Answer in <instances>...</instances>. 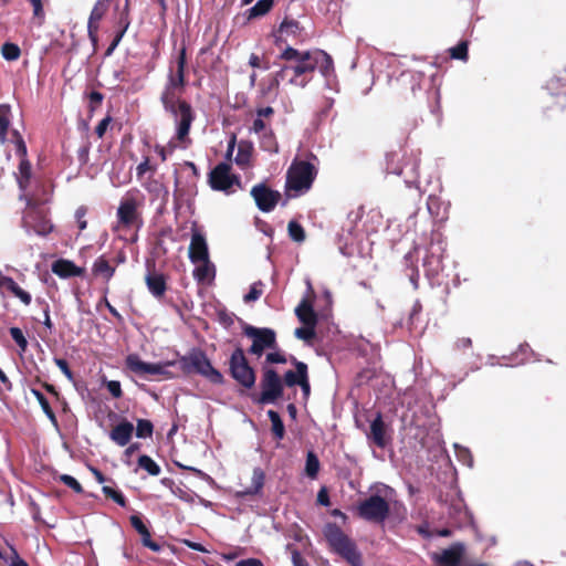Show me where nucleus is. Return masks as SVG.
<instances>
[{"instance_id":"obj_9","label":"nucleus","mask_w":566,"mask_h":566,"mask_svg":"<svg viewBox=\"0 0 566 566\" xmlns=\"http://www.w3.org/2000/svg\"><path fill=\"white\" fill-rule=\"evenodd\" d=\"M231 165L229 163L218 164L209 174V185L216 191L231 195L235 192L237 188H241V179L239 176L232 174Z\"/></svg>"},{"instance_id":"obj_58","label":"nucleus","mask_w":566,"mask_h":566,"mask_svg":"<svg viewBox=\"0 0 566 566\" xmlns=\"http://www.w3.org/2000/svg\"><path fill=\"white\" fill-rule=\"evenodd\" d=\"M106 388L107 390L109 391V394L114 397V398H119L122 397V387H120V382L117 381V380H108L106 382Z\"/></svg>"},{"instance_id":"obj_30","label":"nucleus","mask_w":566,"mask_h":566,"mask_svg":"<svg viewBox=\"0 0 566 566\" xmlns=\"http://www.w3.org/2000/svg\"><path fill=\"white\" fill-rule=\"evenodd\" d=\"M161 483L164 485H166L167 488H169L171 493L176 497L180 499L184 502L192 504V503H195L196 499H199L201 503H203L205 505H208V502H206L205 500L200 499L196 493L190 492L188 490H185L181 486L175 485L174 481H171L170 479H163Z\"/></svg>"},{"instance_id":"obj_43","label":"nucleus","mask_w":566,"mask_h":566,"mask_svg":"<svg viewBox=\"0 0 566 566\" xmlns=\"http://www.w3.org/2000/svg\"><path fill=\"white\" fill-rule=\"evenodd\" d=\"M1 54L7 61H17L21 55V50L17 44L6 42L1 48Z\"/></svg>"},{"instance_id":"obj_36","label":"nucleus","mask_w":566,"mask_h":566,"mask_svg":"<svg viewBox=\"0 0 566 566\" xmlns=\"http://www.w3.org/2000/svg\"><path fill=\"white\" fill-rule=\"evenodd\" d=\"M319 468L321 464L317 455L313 451H308L305 461V474L312 480L316 479Z\"/></svg>"},{"instance_id":"obj_59","label":"nucleus","mask_w":566,"mask_h":566,"mask_svg":"<svg viewBox=\"0 0 566 566\" xmlns=\"http://www.w3.org/2000/svg\"><path fill=\"white\" fill-rule=\"evenodd\" d=\"M55 365L60 368V370L67 377V379H73V373L69 367V364L63 358H54Z\"/></svg>"},{"instance_id":"obj_47","label":"nucleus","mask_w":566,"mask_h":566,"mask_svg":"<svg viewBox=\"0 0 566 566\" xmlns=\"http://www.w3.org/2000/svg\"><path fill=\"white\" fill-rule=\"evenodd\" d=\"M263 294V283L261 281L254 282L249 292L244 295L243 300L245 303H251L260 298Z\"/></svg>"},{"instance_id":"obj_32","label":"nucleus","mask_w":566,"mask_h":566,"mask_svg":"<svg viewBox=\"0 0 566 566\" xmlns=\"http://www.w3.org/2000/svg\"><path fill=\"white\" fill-rule=\"evenodd\" d=\"M92 271L94 275L101 276L108 281L114 275L115 269L104 256H98L93 263Z\"/></svg>"},{"instance_id":"obj_49","label":"nucleus","mask_w":566,"mask_h":566,"mask_svg":"<svg viewBox=\"0 0 566 566\" xmlns=\"http://www.w3.org/2000/svg\"><path fill=\"white\" fill-rule=\"evenodd\" d=\"M294 335L296 338L304 342H311L315 337V325H304L295 329Z\"/></svg>"},{"instance_id":"obj_51","label":"nucleus","mask_w":566,"mask_h":566,"mask_svg":"<svg viewBox=\"0 0 566 566\" xmlns=\"http://www.w3.org/2000/svg\"><path fill=\"white\" fill-rule=\"evenodd\" d=\"M103 492L106 496L111 497L118 505H120V506L126 505V500L119 491H116L109 486H103Z\"/></svg>"},{"instance_id":"obj_41","label":"nucleus","mask_w":566,"mask_h":566,"mask_svg":"<svg viewBox=\"0 0 566 566\" xmlns=\"http://www.w3.org/2000/svg\"><path fill=\"white\" fill-rule=\"evenodd\" d=\"M138 467L154 476L159 475L161 471L160 467L146 454H143L138 458Z\"/></svg>"},{"instance_id":"obj_25","label":"nucleus","mask_w":566,"mask_h":566,"mask_svg":"<svg viewBox=\"0 0 566 566\" xmlns=\"http://www.w3.org/2000/svg\"><path fill=\"white\" fill-rule=\"evenodd\" d=\"M132 526L142 536V543L144 546L148 547L153 552H159L161 549L160 545L151 539L150 532L144 524V522L137 515L130 516Z\"/></svg>"},{"instance_id":"obj_40","label":"nucleus","mask_w":566,"mask_h":566,"mask_svg":"<svg viewBox=\"0 0 566 566\" xmlns=\"http://www.w3.org/2000/svg\"><path fill=\"white\" fill-rule=\"evenodd\" d=\"M268 417L272 423V431H273L274 436L279 440H281L284 437L285 429H284V424H283V421H282L280 415L274 410H269Z\"/></svg>"},{"instance_id":"obj_28","label":"nucleus","mask_w":566,"mask_h":566,"mask_svg":"<svg viewBox=\"0 0 566 566\" xmlns=\"http://www.w3.org/2000/svg\"><path fill=\"white\" fill-rule=\"evenodd\" d=\"M264 481H265L264 471L261 468H254L253 472H252L251 484L243 491L239 492L238 495L248 496V495L260 494L264 486Z\"/></svg>"},{"instance_id":"obj_8","label":"nucleus","mask_w":566,"mask_h":566,"mask_svg":"<svg viewBox=\"0 0 566 566\" xmlns=\"http://www.w3.org/2000/svg\"><path fill=\"white\" fill-rule=\"evenodd\" d=\"M179 363L187 373L195 371L216 385L223 382L222 374L211 365L206 353L199 348H192L179 359Z\"/></svg>"},{"instance_id":"obj_5","label":"nucleus","mask_w":566,"mask_h":566,"mask_svg":"<svg viewBox=\"0 0 566 566\" xmlns=\"http://www.w3.org/2000/svg\"><path fill=\"white\" fill-rule=\"evenodd\" d=\"M317 175L316 167L305 160H294L286 172V190L292 197L306 193Z\"/></svg>"},{"instance_id":"obj_14","label":"nucleus","mask_w":566,"mask_h":566,"mask_svg":"<svg viewBox=\"0 0 566 566\" xmlns=\"http://www.w3.org/2000/svg\"><path fill=\"white\" fill-rule=\"evenodd\" d=\"M250 193L254 199L258 209L262 212L272 211L281 198L279 191L270 189L265 184H258L253 186Z\"/></svg>"},{"instance_id":"obj_10","label":"nucleus","mask_w":566,"mask_h":566,"mask_svg":"<svg viewBox=\"0 0 566 566\" xmlns=\"http://www.w3.org/2000/svg\"><path fill=\"white\" fill-rule=\"evenodd\" d=\"M230 371L232 377L243 387L251 388L254 386L255 375L249 366L242 348H237L231 354Z\"/></svg>"},{"instance_id":"obj_56","label":"nucleus","mask_w":566,"mask_h":566,"mask_svg":"<svg viewBox=\"0 0 566 566\" xmlns=\"http://www.w3.org/2000/svg\"><path fill=\"white\" fill-rule=\"evenodd\" d=\"M284 381L286 386L293 387L295 385H300L301 376H298V369L296 368L295 371L289 370L284 375Z\"/></svg>"},{"instance_id":"obj_64","label":"nucleus","mask_w":566,"mask_h":566,"mask_svg":"<svg viewBox=\"0 0 566 566\" xmlns=\"http://www.w3.org/2000/svg\"><path fill=\"white\" fill-rule=\"evenodd\" d=\"M11 552H12V560L10 563V566H29L17 553V551L11 547Z\"/></svg>"},{"instance_id":"obj_20","label":"nucleus","mask_w":566,"mask_h":566,"mask_svg":"<svg viewBox=\"0 0 566 566\" xmlns=\"http://www.w3.org/2000/svg\"><path fill=\"white\" fill-rule=\"evenodd\" d=\"M313 69L319 70L321 74L326 80V85L332 87L333 81L335 80L334 63L329 54L319 49L313 50Z\"/></svg>"},{"instance_id":"obj_54","label":"nucleus","mask_w":566,"mask_h":566,"mask_svg":"<svg viewBox=\"0 0 566 566\" xmlns=\"http://www.w3.org/2000/svg\"><path fill=\"white\" fill-rule=\"evenodd\" d=\"M298 30V23L296 21L284 20L280 25V32L286 35L295 34Z\"/></svg>"},{"instance_id":"obj_55","label":"nucleus","mask_w":566,"mask_h":566,"mask_svg":"<svg viewBox=\"0 0 566 566\" xmlns=\"http://www.w3.org/2000/svg\"><path fill=\"white\" fill-rule=\"evenodd\" d=\"M86 212H87V209L84 206H81L75 210L74 217L77 221V226L81 231H83L87 227V222L85 220Z\"/></svg>"},{"instance_id":"obj_33","label":"nucleus","mask_w":566,"mask_h":566,"mask_svg":"<svg viewBox=\"0 0 566 566\" xmlns=\"http://www.w3.org/2000/svg\"><path fill=\"white\" fill-rule=\"evenodd\" d=\"M53 272L61 277L74 276L80 273L78 268L71 261L60 260L53 264Z\"/></svg>"},{"instance_id":"obj_35","label":"nucleus","mask_w":566,"mask_h":566,"mask_svg":"<svg viewBox=\"0 0 566 566\" xmlns=\"http://www.w3.org/2000/svg\"><path fill=\"white\" fill-rule=\"evenodd\" d=\"M259 139L260 146L264 151H269L272 154L279 153V145L272 129L261 134L259 136Z\"/></svg>"},{"instance_id":"obj_2","label":"nucleus","mask_w":566,"mask_h":566,"mask_svg":"<svg viewBox=\"0 0 566 566\" xmlns=\"http://www.w3.org/2000/svg\"><path fill=\"white\" fill-rule=\"evenodd\" d=\"M185 65L186 53L182 50L177 61V72L169 75L168 83L161 95L165 109L169 111L175 118L176 137L179 142H185L195 119L191 106L185 101H179L177 95L185 86Z\"/></svg>"},{"instance_id":"obj_15","label":"nucleus","mask_w":566,"mask_h":566,"mask_svg":"<svg viewBox=\"0 0 566 566\" xmlns=\"http://www.w3.org/2000/svg\"><path fill=\"white\" fill-rule=\"evenodd\" d=\"M530 354L532 356H535V353L531 350L528 344H521L517 352L510 355V356H503L501 358L496 357L495 355H489L486 358V365L491 367L495 366H505V367H514L522 364H525L528 361V357L526 354Z\"/></svg>"},{"instance_id":"obj_37","label":"nucleus","mask_w":566,"mask_h":566,"mask_svg":"<svg viewBox=\"0 0 566 566\" xmlns=\"http://www.w3.org/2000/svg\"><path fill=\"white\" fill-rule=\"evenodd\" d=\"M442 206H444V203L441 201L439 197L432 195L428 197L427 209L432 217L440 219L446 218V212H441ZM444 211H447V207H444Z\"/></svg>"},{"instance_id":"obj_61","label":"nucleus","mask_w":566,"mask_h":566,"mask_svg":"<svg viewBox=\"0 0 566 566\" xmlns=\"http://www.w3.org/2000/svg\"><path fill=\"white\" fill-rule=\"evenodd\" d=\"M266 361H269L271 364H284V363H286V359L282 354L275 352V353H269L266 355Z\"/></svg>"},{"instance_id":"obj_34","label":"nucleus","mask_w":566,"mask_h":566,"mask_svg":"<svg viewBox=\"0 0 566 566\" xmlns=\"http://www.w3.org/2000/svg\"><path fill=\"white\" fill-rule=\"evenodd\" d=\"M3 286H6L15 297H18L23 304L29 305L31 303V295L11 277L3 279Z\"/></svg>"},{"instance_id":"obj_7","label":"nucleus","mask_w":566,"mask_h":566,"mask_svg":"<svg viewBox=\"0 0 566 566\" xmlns=\"http://www.w3.org/2000/svg\"><path fill=\"white\" fill-rule=\"evenodd\" d=\"M323 534L331 548L353 566L361 565V555L355 542L349 538L336 523H327Z\"/></svg>"},{"instance_id":"obj_11","label":"nucleus","mask_w":566,"mask_h":566,"mask_svg":"<svg viewBox=\"0 0 566 566\" xmlns=\"http://www.w3.org/2000/svg\"><path fill=\"white\" fill-rule=\"evenodd\" d=\"M244 335L252 339L249 353L261 356L266 348H274L276 344L275 333L271 328H259L247 325L243 329Z\"/></svg>"},{"instance_id":"obj_18","label":"nucleus","mask_w":566,"mask_h":566,"mask_svg":"<svg viewBox=\"0 0 566 566\" xmlns=\"http://www.w3.org/2000/svg\"><path fill=\"white\" fill-rule=\"evenodd\" d=\"M169 365L171 364L146 363L136 354H130L126 358L127 368L137 375H164Z\"/></svg>"},{"instance_id":"obj_52","label":"nucleus","mask_w":566,"mask_h":566,"mask_svg":"<svg viewBox=\"0 0 566 566\" xmlns=\"http://www.w3.org/2000/svg\"><path fill=\"white\" fill-rule=\"evenodd\" d=\"M60 481L63 482L66 486H69L70 489H72L74 492L76 493H82L83 492V488L82 485L80 484V482L73 478L72 475H69V474H62L60 476Z\"/></svg>"},{"instance_id":"obj_45","label":"nucleus","mask_w":566,"mask_h":566,"mask_svg":"<svg viewBox=\"0 0 566 566\" xmlns=\"http://www.w3.org/2000/svg\"><path fill=\"white\" fill-rule=\"evenodd\" d=\"M154 426L149 420L138 419L136 426V437L140 439L149 438L153 434Z\"/></svg>"},{"instance_id":"obj_17","label":"nucleus","mask_w":566,"mask_h":566,"mask_svg":"<svg viewBox=\"0 0 566 566\" xmlns=\"http://www.w3.org/2000/svg\"><path fill=\"white\" fill-rule=\"evenodd\" d=\"M138 200L133 195L125 196L117 208V219L119 224L128 228L138 221Z\"/></svg>"},{"instance_id":"obj_3","label":"nucleus","mask_w":566,"mask_h":566,"mask_svg":"<svg viewBox=\"0 0 566 566\" xmlns=\"http://www.w3.org/2000/svg\"><path fill=\"white\" fill-rule=\"evenodd\" d=\"M446 242L440 233H432L429 247L419 245L405 255L407 266L411 268L409 280L415 289L418 287L419 270L413 266V261L422 254V269L429 280H436L443 269L442 260L446 251Z\"/></svg>"},{"instance_id":"obj_4","label":"nucleus","mask_w":566,"mask_h":566,"mask_svg":"<svg viewBox=\"0 0 566 566\" xmlns=\"http://www.w3.org/2000/svg\"><path fill=\"white\" fill-rule=\"evenodd\" d=\"M280 59L290 63L276 72L275 81H286L293 86L305 87L311 81L310 74L314 72L313 50L301 52L292 46H287L280 54Z\"/></svg>"},{"instance_id":"obj_13","label":"nucleus","mask_w":566,"mask_h":566,"mask_svg":"<svg viewBox=\"0 0 566 566\" xmlns=\"http://www.w3.org/2000/svg\"><path fill=\"white\" fill-rule=\"evenodd\" d=\"M188 258L191 263L210 259L206 235L199 229L196 221L191 223V240L188 248Z\"/></svg>"},{"instance_id":"obj_60","label":"nucleus","mask_w":566,"mask_h":566,"mask_svg":"<svg viewBox=\"0 0 566 566\" xmlns=\"http://www.w3.org/2000/svg\"><path fill=\"white\" fill-rule=\"evenodd\" d=\"M29 1L32 4L34 18H38L41 21H43L44 10H43V6H42V1L41 0H29Z\"/></svg>"},{"instance_id":"obj_39","label":"nucleus","mask_w":566,"mask_h":566,"mask_svg":"<svg viewBox=\"0 0 566 566\" xmlns=\"http://www.w3.org/2000/svg\"><path fill=\"white\" fill-rule=\"evenodd\" d=\"M273 3V0H259L253 7L249 9V19L266 14L272 9Z\"/></svg>"},{"instance_id":"obj_38","label":"nucleus","mask_w":566,"mask_h":566,"mask_svg":"<svg viewBox=\"0 0 566 566\" xmlns=\"http://www.w3.org/2000/svg\"><path fill=\"white\" fill-rule=\"evenodd\" d=\"M32 394L35 396L36 400L39 401L43 412L46 415V417L50 419V421L52 422L53 426L57 427V419L55 417V413L53 412L48 399L45 398V396L36 390V389H33L32 390Z\"/></svg>"},{"instance_id":"obj_62","label":"nucleus","mask_w":566,"mask_h":566,"mask_svg":"<svg viewBox=\"0 0 566 566\" xmlns=\"http://www.w3.org/2000/svg\"><path fill=\"white\" fill-rule=\"evenodd\" d=\"M235 566H263V563L258 558L241 559Z\"/></svg>"},{"instance_id":"obj_23","label":"nucleus","mask_w":566,"mask_h":566,"mask_svg":"<svg viewBox=\"0 0 566 566\" xmlns=\"http://www.w3.org/2000/svg\"><path fill=\"white\" fill-rule=\"evenodd\" d=\"M134 432V426L129 421H122L117 426L113 428V430L109 433V438L112 441H114L119 447H125Z\"/></svg>"},{"instance_id":"obj_21","label":"nucleus","mask_w":566,"mask_h":566,"mask_svg":"<svg viewBox=\"0 0 566 566\" xmlns=\"http://www.w3.org/2000/svg\"><path fill=\"white\" fill-rule=\"evenodd\" d=\"M109 0H97L87 23L88 36L93 43L97 41L98 22L105 14Z\"/></svg>"},{"instance_id":"obj_1","label":"nucleus","mask_w":566,"mask_h":566,"mask_svg":"<svg viewBox=\"0 0 566 566\" xmlns=\"http://www.w3.org/2000/svg\"><path fill=\"white\" fill-rule=\"evenodd\" d=\"M17 154L20 157L18 172L15 174L17 182L20 189V200H24L27 208L22 216V228L28 234L46 235L53 230L50 220L46 219L42 209L36 205L35 199L29 192L31 185V165L27 159V146L20 138L15 142Z\"/></svg>"},{"instance_id":"obj_46","label":"nucleus","mask_w":566,"mask_h":566,"mask_svg":"<svg viewBox=\"0 0 566 566\" xmlns=\"http://www.w3.org/2000/svg\"><path fill=\"white\" fill-rule=\"evenodd\" d=\"M457 459L468 468L473 467V457L468 448L454 444Z\"/></svg>"},{"instance_id":"obj_63","label":"nucleus","mask_w":566,"mask_h":566,"mask_svg":"<svg viewBox=\"0 0 566 566\" xmlns=\"http://www.w3.org/2000/svg\"><path fill=\"white\" fill-rule=\"evenodd\" d=\"M292 562L294 566H308V563L302 557V555L294 551L292 553Z\"/></svg>"},{"instance_id":"obj_19","label":"nucleus","mask_w":566,"mask_h":566,"mask_svg":"<svg viewBox=\"0 0 566 566\" xmlns=\"http://www.w3.org/2000/svg\"><path fill=\"white\" fill-rule=\"evenodd\" d=\"M10 117H11V108L7 104H0V143L4 144L7 142H11L13 147H15V142L20 138L22 142V137L18 130L11 129L10 126ZM14 154L18 157L19 161L21 160L17 154V148H14Z\"/></svg>"},{"instance_id":"obj_16","label":"nucleus","mask_w":566,"mask_h":566,"mask_svg":"<svg viewBox=\"0 0 566 566\" xmlns=\"http://www.w3.org/2000/svg\"><path fill=\"white\" fill-rule=\"evenodd\" d=\"M464 553V545L462 543H453L450 547L441 552H433L430 558L439 566H459Z\"/></svg>"},{"instance_id":"obj_57","label":"nucleus","mask_w":566,"mask_h":566,"mask_svg":"<svg viewBox=\"0 0 566 566\" xmlns=\"http://www.w3.org/2000/svg\"><path fill=\"white\" fill-rule=\"evenodd\" d=\"M156 168L150 166L149 158L145 157L142 163L136 167V175L138 178H142L148 171H155Z\"/></svg>"},{"instance_id":"obj_42","label":"nucleus","mask_w":566,"mask_h":566,"mask_svg":"<svg viewBox=\"0 0 566 566\" xmlns=\"http://www.w3.org/2000/svg\"><path fill=\"white\" fill-rule=\"evenodd\" d=\"M287 231H289V235L290 238L297 242V243H302L304 242L306 235H305V231H304V228L297 222V221H290L289 224H287Z\"/></svg>"},{"instance_id":"obj_48","label":"nucleus","mask_w":566,"mask_h":566,"mask_svg":"<svg viewBox=\"0 0 566 566\" xmlns=\"http://www.w3.org/2000/svg\"><path fill=\"white\" fill-rule=\"evenodd\" d=\"M12 339L18 345L21 353H24L28 348V340L23 332L19 327H11L9 329Z\"/></svg>"},{"instance_id":"obj_24","label":"nucleus","mask_w":566,"mask_h":566,"mask_svg":"<svg viewBox=\"0 0 566 566\" xmlns=\"http://www.w3.org/2000/svg\"><path fill=\"white\" fill-rule=\"evenodd\" d=\"M195 264L193 277L199 283H209L216 276V266L210 259L199 261Z\"/></svg>"},{"instance_id":"obj_31","label":"nucleus","mask_w":566,"mask_h":566,"mask_svg":"<svg viewBox=\"0 0 566 566\" xmlns=\"http://www.w3.org/2000/svg\"><path fill=\"white\" fill-rule=\"evenodd\" d=\"M390 174L402 175L405 177V182L407 187L416 186L418 182V164L417 160H413L412 164H406L401 169L396 170L387 167Z\"/></svg>"},{"instance_id":"obj_22","label":"nucleus","mask_w":566,"mask_h":566,"mask_svg":"<svg viewBox=\"0 0 566 566\" xmlns=\"http://www.w3.org/2000/svg\"><path fill=\"white\" fill-rule=\"evenodd\" d=\"M145 282L149 293L157 300H160L167 290L166 279L161 273L149 272L145 276Z\"/></svg>"},{"instance_id":"obj_53","label":"nucleus","mask_w":566,"mask_h":566,"mask_svg":"<svg viewBox=\"0 0 566 566\" xmlns=\"http://www.w3.org/2000/svg\"><path fill=\"white\" fill-rule=\"evenodd\" d=\"M271 128L268 127L266 123L264 122L263 118H260V117H255L254 120H253V124L250 128V130L254 134H256L258 136H260L261 134L270 130Z\"/></svg>"},{"instance_id":"obj_50","label":"nucleus","mask_w":566,"mask_h":566,"mask_svg":"<svg viewBox=\"0 0 566 566\" xmlns=\"http://www.w3.org/2000/svg\"><path fill=\"white\" fill-rule=\"evenodd\" d=\"M449 51L452 59L462 61H467L468 59V43L465 41L460 42Z\"/></svg>"},{"instance_id":"obj_27","label":"nucleus","mask_w":566,"mask_h":566,"mask_svg":"<svg viewBox=\"0 0 566 566\" xmlns=\"http://www.w3.org/2000/svg\"><path fill=\"white\" fill-rule=\"evenodd\" d=\"M368 438L373 440V442L379 447L385 448L387 444L386 432H385V423L382 421L381 415H378L370 423V432Z\"/></svg>"},{"instance_id":"obj_6","label":"nucleus","mask_w":566,"mask_h":566,"mask_svg":"<svg viewBox=\"0 0 566 566\" xmlns=\"http://www.w3.org/2000/svg\"><path fill=\"white\" fill-rule=\"evenodd\" d=\"M392 494L394 490L390 486L382 485L379 493L373 494L358 503V516L368 522L382 523L389 515L390 506L387 500Z\"/></svg>"},{"instance_id":"obj_12","label":"nucleus","mask_w":566,"mask_h":566,"mask_svg":"<svg viewBox=\"0 0 566 566\" xmlns=\"http://www.w3.org/2000/svg\"><path fill=\"white\" fill-rule=\"evenodd\" d=\"M261 403L275 402L283 394V385L274 369H265L261 380Z\"/></svg>"},{"instance_id":"obj_26","label":"nucleus","mask_w":566,"mask_h":566,"mask_svg":"<svg viewBox=\"0 0 566 566\" xmlns=\"http://www.w3.org/2000/svg\"><path fill=\"white\" fill-rule=\"evenodd\" d=\"M252 154V144L249 142L241 140L238 144L237 154L233 160L238 167H240L241 169H247L251 167Z\"/></svg>"},{"instance_id":"obj_29","label":"nucleus","mask_w":566,"mask_h":566,"mask_svg":"<svg viewBox=\"0 0 566 566\" xmlns=\"http://www.w3.org/2000/svg\"><path fill=\"white\" fill-rule=\"evenodd\" d=\"M295 315L304 325H316L317 316L311 302L304 297L295 308Z\"/></svg>"},{"instance_id":"obj_44","label":"nucleus","mask_w":566,"mask_h":566,"mask_svg":"<svg viewBox=\"0 0 566 566\" xmlns=\"http://www.w3.org/2000/svg\"><path fill=\"white\" fill-rule=\"evenodd\" d=\"M295 367L298 369V376H301V381H300L301 389H302L304 396L307 397L310 395V390H311L308 378H307V365L302 361H295Z\"/></svg>"}]
</instances>
